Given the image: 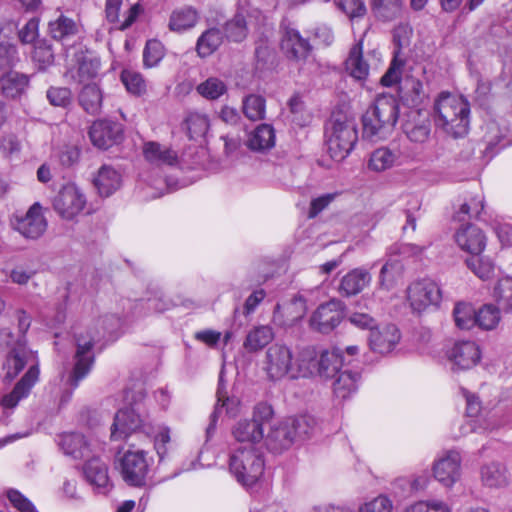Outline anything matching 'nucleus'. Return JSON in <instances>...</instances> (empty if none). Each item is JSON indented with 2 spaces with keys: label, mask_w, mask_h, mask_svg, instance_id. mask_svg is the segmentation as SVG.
I'll return each instance as SVG.
<instances>
[{
  "label": "nucleus",
  "mask_w": 512,
  "mask_h": 512,
  "mask_svg": "<svg viewBox=\"0 0 512 512\" xmlns=\"http://www.w3.org/2000/svg\"><path fill=\"white\" fill-rule=\"evenodd\" d=\"M29 366L26 373L15 384L13 390L4 395L1 405L4 409H13L18 403L29 396L32 388L39 380V362L35 352L26 347L25 342L19 340L17 346L10 350L3 363L4 379L12 381L25 366Z\"/></svg>",
  "instance_id": "obj_1"
},
{
  "label": "nucleus",
  "mask_w": 512,
  "mask_h": 512,
  "mask_svg": "<svg viewBox=\"0 0 512 512\" xmlns=\"http://www.w3.org/2000/svg\"><path fill=\"white\" fill-rule=\"evenodd\" d=\"M436 125L455 138L463 137L469 128L470 106L463 97L441 93L434 105Z\"/></svg>",
  "instance_id": "obj_2"
},
{
  "label": "nucleus",
  "mask_w": 512,
  "mask_h": 512,
  "mask_svg": "<svg viewBox=\"0 0 512 512\" xmlns=\"http://www.w3.org/2000/svg\"><path fill=\"white\" fill-rule=\"evenodd\" d=\"M398 119V104L392 95L376 98L362 117L363 137L371 141L386 138Z\"/></svg>",
  "instance_id": "obj_3"
},
{
  "label": "nucleus",
  "mask_w": 512,
  "mask_h": 512,
  "mask_svg": "<svg viewBox=\"0 0 512 512\" xmlns=\"http://www.w3.org/2000/svg\"><path fill=\"white\" fill-rule=\"evenodd\" d=\"M264 459L259 446H239L229 458V470L244 487L255 485L264 472Z\"/></svg>",
  "instance_id": "obj_4"
},
{
  "label": "nucleus",
  "mask_w": 512,
  "mask_h": 512,
  "mask_svg": "<svg viewBox=\"0 0 512 512\" xmlns=\"http://www.w3.org/2000/svg\"><path fill=\"white\" fill-rule=\"evenodd\" d=\"M357 140L355 123L344 115H333L325 128V144L329 156L337 162L344 160Z\"/></svg>",
  "instance_id": "obj_5"
},
{
  "label": "nucleus",
  "mask_w": 512,
  "mask_h": 512,
  "mask_svg": "<svg viewBox=\"0 0 512 512\" xmlns=\"http://www.w3.org/2000/svg\"><path fill=\"white\" fill-rule=\"evenodd\" d=\"M274 411L267 403H259L255 406L252 419L238 421L233 429L234 439L240 446H258L264 439V426L273 418Z\"/></svg>",
  "instance_id": "obj_6"
},
{
  "label": "nucleus",
  "mask_w": 512,
  "mask_h": 512,
  "mask_svg": "<svg viewBox=\"0 0 512 512\" xmlns=\"http://www.w3.org/2000/svg\"><path fill=\"white\" fill-rule=\"evenodd\" d=\"M76 346V362L73 370L66 379V385L69 386V389L64 392L61 402L69 401L73 391L78 387L80 381L89 374L94 363V356L92 354V348L94 346L93 337L89 336L88 339H85L82 336H77Z\"/></svg>",
  "instance_id": "obj_7"
},
{
  "label": "nucleus",
  "mask_w": 512,
  "mask_h": 512,
  "mask_svg": "<svg viewBox=\"0 0 512 512\" xmlns=\"http://www.w3.org/2000/svg\"><path fill=\"white\" fill-rule=\"evenodd\" d=\"M406 298L413 313H422L437 308L442 300L439 285L430 279L412 282L406 289Z\"/></svg>",
  "instance_id": "obj_8"
},
{
  "label": "nucleus",
  "mask_w": 512,
  "mask_h": 512,
  "mask_svg": "<svg viewBox=\"0 0 512 512\" xmlns=\"http://www.w3.org/2000/svg\"><path fill=\"white\" fill-rule=\"evenodd\" d=\"M294 369V353L291 347L274 343L266 353L264 359V370L272 380H280L286 376L292 379Z\"/></svg>",
  "instance_id": "obj_9"
},
{
  "label": "nucleus",
  "mask_w": 512,
  "mask_h": 512,
  "mask_svg": "<svg viewBox=\"0 0 512 512\" xmlns=\"http://www.w3.org/2000/svg\"><path fill=\"white\" fill-rule=\"evenodd\" d=\"M137 431H141L147 436L155 433L154 427L141 418L133 408L119 410L111 426V439L115 441L125 439Z\"/></svg>",
  "instance_id": "obj_10"
},
{
  "label": "nucleus",
  "mask_w": 512,
  "mask_h": 512,
  "mask_svg": "<svg viewBox=\"0 0 512 512\" xmlns=\"http://www.w3.org/2000/svg\"><path fill=\"white\" fill-rule=\"evenodd\" d=\"M12 228L26 239L36 240L47 229V221L42 213V206L34 203L25 215H15L11 219Z\"/></svg>",
  "instance_id": "obj_11"
},
{
  "label": "nucleus",
  "mask_w": 512,
  "mask_h": 512,
  "mask_svg": "<svg viewBox=\"0 0 512 512\" xmlns=\"http://www.w3.org/2000/svg\"><path fill=\"white\" fill-rule=\"evenodd\" d=\"M85 205V195L73 183L64 185L53 201L55 211L67 220L77 216L84 209Z\"/></svg>",
  "instance_id": "obj_12"
},
{
  "label": "nucleus",
  "mask_w": 512,
  "mask_h": 512,
  "mask_svg": "<svg viewBox=\"0 0 512 512\" xmlns=\"http://www.w3.org/2000/svg\"><path fill=\"white\" fill-rule=\"evenodd\" d=\"M343 319V304L339 300H330L321 304L310 318V327L322 334L333 331Z\"/></svg>",
  "instance_id": "obj_13"
},
{
  "label": "nucleus",
  "mask_w": 512,
  "mask_h": 512,
  "mask_svg": "<svg viewBox=\"0 0 512 512\" xmlns=\"http://www.w3.org/2000/svg\"><path fill=\"white\" fill-rule=\"evenodd\" d=\"M148 463L143 450H128L121 461V474L126 483L131 486L145 484L148 473Z\"/></svg>",
  "instance_id": "obj_14"
},
{
  "label": "nucleus",
  "mask_w": 512,
  "mask_h": 512,
  "mask_svg": "<svg viewBox=\"0 0 512 512\" xmlns=\"http://www.w3.org/2000/svg\"><path fill=\"white\" fill-rule=\"evenodd\" d=\"M88 134L95 147L106 150L122 140L123 129L117 122L98 120L91 125Z\"/></svg>",
  "instance_id": "obj_15"
},
{
  "label": "nucleus",
  "mask_w": 512,
  "mask_h": 512,
  "mask_svg": "<svg viewBox=\"0 0 512 512\" xmlns=\"http://www.w3.org/2000/svg\"><path fill=\"white\" fill-rule=\"evenodd\" d=\"M461 456L451 450L440 456L433 465V474L437 481L446 487H451L460 478Z\"/></svg>",
  "instance_id": "obj_16"
},
{
  "label": "nucleus",
  "mask_w": 512,
  "mask_h": 512,
  "mask_svg": "<svg viewBox=\"0 0 512 512\" xmlns=\"http://www.w3.org/2000/svg\"><path fill=\"white\" fill-rule=\"evenodd\" d=\"M408 159L409 154L400 145L381 147L371 153L368 167L372 171L382 172L395 165H402Z\"/></svg>",
  "instance_id": "obj_17"
},
{
  "label": "nucleus",
  "mask_w": 512,
  "mask_h": 512,
  "mask_svg": "<svg viewBox=\"0 0 512 512\" xmlns=\"http://www.w3.org/2000/svg\"><path fill=\"white\" fill-rule=\"evenodd\" d=\"M448 357L453 369L468 370L478 364L481 352L474 341H459L451 348Z\"/></svg>",
  "instance_id": "obj_18"
},
{
  "label": "nucleus",
  "mask_w": 512,
  "mask_h": 512,
  "mask_svg": "<svg viewBox=\"0 0 512 512\" xmlns=\"http://www.w3.org/2000/svg\"><path fill=\"white\" fill-rule=\"evenodd\" d=\"M458 247L471 256L480 255L486 247V236L483 231L473 224L460 227L455 235Z\"/></svg>",
  "instance_id": "obj_19"
},
{
  "label": "nucleus",
  "mask_w": 512,
  "mask_h": 512,
  "mask_svg": "<svg viewBox=\"0 0 512 512\" xmlns=\"http://www.w3.org/2000/svg\"><path fill=\"white\" fill-rule=\"evenodd\" d=\"M100 61L90 53L75 54V64L68 68L67 74L77 83H89L97 77Z\"/></svg>",
  "instance_id": "obj_20"
},
{
  "label": "nucleus",
  "mask_w": 512,
  "mask_h": 512,
  "mask_svg": "<svg viewBox=\"0 0 512 512\" xmlns=\"http://www.w3.org/2000/svg\"><path fill=\"white\" fill-rule=\"evenodd\" d=\"M59 445L63 452L75 459L89 457L100 449V444L87 439L80 433H65L60 436Z\"/></svg>",
  "instance_id": "obj_21"
},
{
  "label": "nucleus",
  "mask_w": 512,
  "mask_h": 512,
  "mask_svg": "<svg viewBox=\"0 0 512 512\" xmlns=\"http://www.w3.org/2000/svg\"><path fill=\"white\" fill-rule=\"evenodd\" d=\"M400 340V332L394 324L377 327L369 334V345L372 351L379 354L391 352Z\"/></svg>",
  "instance_id": "obj_22"
},
{
  "label": "nucleus",
  "mask_w": 512,
  "mask_h": 512,
  "mask_svg": "<svg viewBox=\"0 0 512 512\" xmlns=\"http://www.w3.org/2000/svg\"><path fill=\"white\" fill-rule=\"evenodd\" d=\"M48 32L52 39L66 44L82 32V24L78 19L60 14L48 24Z\"/></svg>",
  "instance_id": "obj_23"
},
{
  "label": "nucleus",
  "mask_w": 512,
  "mask_h": 512,
  "mask_svg": "<svg viewBox=\"0 0 512 512\" xmlns=\"http://www.w3.org/2000/svg\"><path fill=\"white\" fill-rule=\"evenodd\" d=\"M83 472L86 480L98 493L107 494L111 490L113 485L108 476V467L98 457L89 459L83 467Z\"/></svg>",
  "instance_id": "obj_24"
},
{
  "label": "nucleus",
  "mask_w": 512,
  "mask_h": 512,
  "mask_svg": "<svg viewBox=\"0 0 512 512\" xmlns=\"http://www.w3.org/2000/svg\"><path fill=\"white\" fill-rule=\"evenodd\" d=\"M306 310L305 300L301 296L294 297L286 305H276L273 312V322L281 327H290L304 317Z\"/></svg>",
  "instance_id": "obj_25"
},
{
  "label": "nucleus",
  "mask_w": 512,
  "mask_h": 512,
  "mask_svg": "<svg viewBox=\"0 0 512 512\" xmlns=\"http://www.w3.org/2000/svg\"><path fill=\"white\" fill-rule=\"evenodd\" d=\"M319 352L313 346H305L294 358L292 379L307 378L318 375Z\"/></svg>",
  "instance_id": "obj_26"
},
{
  "label": "nucleus",
  "mask_w": 512,
  "mask_h": 512,
  "mask_svg": "<svg viewBox=\"0 0 512 512\" xmlns=\"http://www.w3.org/2000/svg\"><path fill=\"white\" fill-rule=\"evenodd\" d=\"M371 55L368 54L366 57L362 52V44H355L345 62L347 72L356 80H365L369 75L371 63L369 62ZM373 61L377 62L379 59L375 57V53L372 56Z\"/></svg>",
  "instance_id": "obj_27"
},
{
  "label": "nucleus",
  "mask_w": 512,
  "mask_h": 512,
  "mask_svg": "<svg viewBox=\"0 0 512 512\" xmlns=\"http://www.w3.org/2000/svg\"><path fill=\"white\" fill-rule=\"evenodd\" d=\"M371 279L369 271L355 268L342 277L338 291L345 297L357 295L370 284Z\"/></svg>",
  "instance_id": "obj_28"
},
{
  "label": "nucleus",
  "mask_w": 512,
  "mask_h": 512,
  "mask_svg": "<svg viewBox=\"0 0 512 512\" xmlns=\"http://www.w3.org/2000/svg\"><path fill=\"white\" fill-rule=\"evenodd\" d=\"M143 155L147 162L157 167L174 166L178 163L177 153L158 142H146L143 145Z\"/></svg>",
  "instance_id": "obj_29"
},
{
  "label": "nucleus",
  "mask_w": 512,
  "mask_h": 512,
  "mask_svg": "<svg viewBox=\"0 0 512 512\" xmlns=\"http://www.w3.org/2000/svg\"><path fill=\"white\" fill-rule=\"evenodd\" d=\"M200 19L199 12L192 6L174 9L169 17L168 28L175 33H184L196 26Z\"/></svg>",
  "instance_id": "obj_30"
},
{
  "label": "nucleus",
  "mask_w": 512,
  "mask_h": 512,
  "mask_svg": "<svg viewBox=\"0 0 512 512\" xmlns=\"http://www.w3.org/2000/svg\"><path fill=\"white\" fill-rule=\"evenodd\" d=\"M343 351L339 348L322 350L319 353L318 376L324 379L334 378L344 365Z\"/></svg>",
  "instance_id": "obj_31"
},
{
  "label": "nucleus",
  "mask_w": 512,
  "mask_h": 512,
  "mask_svg": "<svg viewBox=\"0 0 512 512\" xmlns=\"http://www.w3.org/2000/svg\"><path fill=\"white\" fill-rule=\"evenodd\" d=\"M294 441V434L288 421L271 427L266 437V445L273 452L280 453L290 448Z\"/></svg>",
  "instance_id": "obj_32"
},
{
  "label": "nucleus",
  "mask_w": 512,
  "mask_h": 512,
  "mask_svg": "<svg viewBox=\"0 0 512 512\" xmlns=\"http://www.w3.org/2000/svg\"><path fill=\"white\" fill-rule=\"evenodd\" d=\"M29 85V77L17 71L0 74V88L6 98L16 99L25 93Z\"/></svg>",
  "instance_id": "obj_33"
},
{
  "label": "nucleus",
  "mask_w": 512,
  "mask_h": 512,
  "mask_svg": "<svg viewBox=\"0 0 512 512\" xmlns=\"http://www.w3.org/2000/svg\"><path fill=\"white\" fill-rule=\"evenodd\" d=\"M79 105L90 115H98L102 109L103 92L98 84L87 83L78 95Z\"/></svg>",
  "instance_id": "obj_34"
},
{
  "label": "nucleus",
  "mask_w": 512,
  "mask_h": 512,
  "mask_svg": "<svg viewBox=\"0 0 512 512\" xmlns=\"http://www.w3.org/2000/svg\"><path fill=\"white\" fill-rule=\"evenodd\" d=\"M93 182L99 194L108 197L120 187L121 176L113 167L103 165L98 170Z\"/></svg>",
  "instance_id": "obj_35"
},
{
  "label": "nucleus",
  "mask_w": 512,
  "mask_h": 512,
  "mask_svg": "<svg viewBox=\"0 0 512 512\" xmlns=\"http://www.w3.org/2000/svg\"><path fill=\"white\" fill-rule=\"evenodd\" d=\"M482 483L487 487H503L508 484V470L498 461L484 464L480 469Z\"/></svg>",
  "instance_id": "obj_36"
},
{
  "label": "nucleus",
  "mask_w": 512,
  "mask_h": 512,
  "mask_svg": "<svg viewBox=\"0 0 512 512\" xmlns=\"http://www.w3.org/2000/svg\"><path fill=\"white\" fill-rule=\"evenodd\" d=\"M221 386H222V380L220 379L219 388L217 391L218 401H217L214 412L210 416V424L208 425V427L206 429L207 438H210L215 431L217 417H218V414L220 413L221 409H225L226 413L231 417L236 416L239 412V404H240L239 400L234 397L233 398L227 397L223 393Z\"/></svg>",
  "instance_id": "obj_37"
},
{
  "label": "nucleus",
  "mask_w": 512,
  "mask_h": 512,
  "mask_svg": "<svg viewBox=\"0 0 512 512\" xmlns=\"http://www.w3.org/2000/svg\"><path fill=\"white\" fill-rule=\"evenodd\" d=\"M223 42V34L220 29L211 27L206 29L198 37L196 42V52L200 58H206L212 55Z\"/></svg>",
  "instance_id": "obj_38"
},
{
  "label": "nucleus",
  "mask_w": 512,
  "mask_h": 512,
  "mask_svg": "<svg viewBox=\"0 0 512 512\" xmlns=\"http://www.w3.org/2000/svg\"><path fill=\"white\" fill-rule=\"evenodd\" d=\"M273 338L274 333L270 326H255L247 333L243 342V347L247 352H257L267 346Z\"/></svg>",
  "instance_id": "obj_39"
},
{
  "label": "nucleus",
  "mask_w": 512,
  "mask_h": 512,
  "mask_svg": "<svg viewBox=\"0 0 512 512\" xmlns=\"http://www.w3.org/2000/svg\"><path fill=\"white\" fill-rule=\"evenodd\" d=\"M282 49L294 59H303L308 55L311 47L298 31L291 29L286 32L282 40Z\"/></svg>",
  "instance_id": "obj_40"
},
{
  "label": "nucleus",
  "mask_w": 512,
  "mask_h": 512,
  "mask_svg": "<svg viewBox=\"0 0 512 512\" xmlns=\"http://www.w3.org/2000/svg\"><path fill=\"white\" fill-rule=\"evenodd\" d=\"M336 376L333 383L334 394L337 398L345 400L356 392L360 374L350 370H340Z\"/></svg>",
  "instance_id": "obj_41"
},
{
  "label": "nucleus",
  "mask_w": 512,
  "mask_h": 512,
  "mask_svg": "<svg viewBox=\"0 0 512 512\" xmlns=\"http://www.w3.org/2000/svg\"><path fill=\"white\" fill-rule=\"evenodd\" d=\"M249 25H252V15H249L247 19L242 12L236 13L224 26L227 39L233 42L243 41L248 35Z\"/></svg>",
  "instance_id": "obj_42"
},
{
  "label": "nucleus",
  "mask_w": 512,
  "mask_h": 512,
  "mask_svg": "<svg viewBox=\"0 0 512 512\" xmlns=\"http://www.w3.org/2000/svg\"><path fill=\"white\" fill-rule=\"evenodd\" d=\"M275 144V133L271 125L261 124L250 135L247 145L251 150L264 151Z\"/></svg>",
  "instance_id": "obj_43"
},
{
  "label": "nucleus",
  "mask_w": 512,
  "mask_h": 512,
  "mask_svg": "<svg viewBox=\"0 0 512 512\" xmlns=\"http://www.w3.org/2000/svg\"><path fill=\"white\" fill-rule=\"evenodd\" d=\"M242 111L250 121H260L266 115V100L258 94H249L242 100Z\"/></svg>",
  "instance_id": "obj_44"
},
{
  "label": "nucleus",
  "mask_w": 512,
  "mask_h": 512,
  "mask_svg": "<svg viewBox=\"0 0 512 512\" xmlns=\"http://www.w3.org/2000/svg\"><path fill=\"white\" fill-rule=\"evenodd\" d=\"M404 133L415 143L425 142L431 132V124L428 118L421 119L419 121L408 120L403 126Z\"/></svg>",
  "instance_id": "obj_45"
},
{
  "label": "nucleus",
  "mask_w": 512,
  "mask_h": 512,
  "mask_svg": "<svg viewBox=\"0 0 512 512\" xmlns=\"http://www.w3.org/2000/svg\"><path fill=\"white\" fill-rule=\"evenodd\" d=\"M196 91L205 99L217 100L227 92V85L220 78L209 77L197 85Z\"/></svg>",
  "instance_id": "obj_46"
},
{
  "label": "nucleus",
  "mask_w": 512,
  "mask_h": 512,
  "mask_svg": "<svg viewBox=\"0 0 512 512\" xmlns=\"http://www.w3.org/2000/svg\"><path fill=\"white\" fill-rule=\"evenodd\" d=\"M186 126L191 139L203 138L209 130L210 121L207 115L191 112L186 118Z\"/></svg>",
  "instance_id": "obj_47"
},
{
  "label": "nucleus",
  "mask_w": 512,
  "mask_h": 512,
  "mask_svg": "<svg viewBox=\"0 0 512 512\" xmlns=\"http://www.w3.org/2000/svg\"><path fill=\"white\" fill-rule=\"evenodd\" d=\"M476 313L469 303L459 302L455 305L453 316L458 328L469 330L476 325Z\"/></svg>",
  "instance_id": "obj_48"
},
{
  "label": "nucleus",
  "mask_w": 512,
  "mask_h": 512,
  "mask_svg": "<svg viewBox=\"0 0 512 512\" xmlns=\"http://www.w3.org/2000/svg\"><path fill=\"white\" fill-rule=\"evenodd\" d=\"M372 10L376 17L390 21L397 18L401 12V0H372Z\"/></svg>",
  "instance_id": "obj_49"
},
{
  "label": "nucleus",
  "mask_w": 512,
  "mask_h": 512,
  "mask_svg": "<svg viewBox=\"0 0 512 512\" xmlns=\"http://www.w3.org/2000/svg\"><path fill=\"white\" fill-rule=\"evenodd\" d=\"M467 267L481 280H489L494 276L495 265L489 259L485 257L471 256L465 261Z\"/></svg>",
  "instance_id": "obj_50"
},
{
  "label": "nucleus",
  "mask_w": 512,
  "mask_h": 512,
  "mask_svg": "<svg viewBox=\"0 0 512 512\" xmlns=\"http://www.w3.org/2000/svg\"><path fill=\"white\" fill-rule=\"evenodd\" d=\"M287 421L292 428L295 442L309 438L316 428L315 419L309 415H302Z\"/></svg>",
  "instance_id": "obj_51"
},
{
  "label": "nucleus",
  "mask_w": 512,
  "mask_h": 512,
  "mask_svg": "<svg viewBox=\"0 0 512 512\" xmlns=\"http://www.w3.org/2000/svg\"><path fill=\"white\" fill-rule=\"evenodd\" d=\"M501 319L499 308L486 304L476 313V325L483 330H492L497 327Z\"/></svg>",
  "instance_id": "obj_52"
},
{
  "label": "nucleus",
  "mask_w": 512,
  "mask_h": 512,
  "mask_svg": "<svg viewBox=\"0 0 512 512\" xmlns=\"http://www.w3.org/2000/svg\"><path fill=\"white\" fill-rule=\"evenodd\" d=\"M493 421L491 428L511 426L512 427V394L509 399L501 400L490 416Z\"/></svg>",
  "instance_id": "obj_53"
},
{
  "label": "nucleus",
  "mask_w": 512,
  "mask_h": 512,
  "mask_svg": "<svg viewBox=\"0 0 512 512\" xmlns=\"http://www.w3.org/2000/svg\"><path fill=\"white\" fill-rule=\"evenodd\" d=\"M120 78L130 94L140 96L146 92V82L139 72L124 69L121 72Z\"/></svg>",
  "instance_id": "obj_54"
},
{
  "label": "nucleus",
  "mask_w": 512,
  "mask_h": 512,
  "mask_svg": "<svg viewBox=\"0 0 512 512\" xmlns=\"http://www.w3.org/2000/svg\"><path fill=\"white\" fill-rule=\"evenodd\" d=\"M19 61L18 51L15 45L8 42L0 43V74L13 72V67Z\"/></svg>",
  "instance_id": "obj_55"
},
{
  "label": "nucleus",
  "mask_w": 512,
  "mask_h": 512,
  "mask_svg": "<svg viewBox=\"0 0 512 512\" xmlns=\"http://www.w3.org/2000/svg\"><path fill=\"white\" fill-rule=\"evenodd\" d=\"M493 296L501 309L512 310V278L500 280L494 288Z\"/></svg>",
  "instance_id": "obj_56"
},
{
  "label": "nucleus",
  "mask_w": 512,
  "mask_h": 512,
  "mask_svg": "<svg viewBox=\"0 0 512 512\" xmlns=\"http://www.w3.org/2000/svg\"><path fill=\"white\" fill-rule=\"evenodd\" d=\"M400 272V265L397 262L385 263L379 274L378 285L382 290L389 291L396 285L397 276Z\"/></svg>",
  "instance_id": "obj_57"
},
{
  "label": "nucleus",
  "mask_w": 512,
  "mask_h": 512,
  "mask_svg": "<svg viewBox=\"0 0 512 512\" xmlns=\"http://www.w3.org/2000/svg\"><path fill=\"white\" fill-rule=\"evenodd\" d=\"M164 57V47L158 40H149L143 51V62L146 67L156 66Z\"/></svg>",
  "instance_id": "obj_58"
},
{
  "label": "nucleus",
  "mask_w": 512,
  "mask_h": 512,
  "mask_svg": "<svg viewBox=\"0 0 512 512\" xmlns=\"http://www.w3.org/2000/svg\"><path fill=\"white\" fill-rule=\"evenodd\" d=\"M46 97L51 105L62 108L70 105L72 100L71 91L66 87H50L46 92Z\"/></svg>",
  "instance_id": "obj_59"
},
{
  "label": "nucleus",
  "mask_w": 512,
  "mask_h": 512,
  "mask_svg": "<svg viewBox=\"0 0 512 512\" xmlns=\"http://www.w3.org/2000/svg\"><path fill=\"white\" fill-rule=\"evenodd\" d=\"M33 60L41 71L46 70L54 62V54L51 46L45 43H39L35 46Z\"/></svg>",
  "instance_id": "obj_60"
},
{
  "label": "nucleus",
  "mask_w": 512,
  "mask_h": 512,
  "mask_svg": "<svg viewBox=\"0 0 512 512\" xmlns=\"http://www.w3.org/2000/svg\"><path fill=\"white\" fill-rule=\"evenodd\" d=\"M406 512H451L450 507L442 500L418 501L409 507Z\"/></svg>",
  "instance_id": "obj_61"
},
{
  "label": "nucleus",
  "mask_w": 512,
  "mask_h": 512,
  "mask_svg": "<svg viewBox=\"0 0 512 512\" xmlns=\"http://www.w3.org/2000/svg\"><path fill=\"white\" fill-rule=\"evenodd\" d=\"M337 6L351 20L364 17L367 11L363 0H339Z\"/></svg>",
  "instance_id": "obj_62"
},
{
  "label": "nucleus",
  "mask_w": 512,
  "mask_h": 512,
  "mask_svg": "<svg viewBox=\"0 0 512 512\" xmlns=\"http://www.w3.org/2000/svg\"><path fill=\"white\" fill-rule=\"evenodd\" d=\"M7 498L11 505L19 512H37L34 504L18 490H8Z\"/></svg>",
  "instance_id": "obj_63"
},
{
  "label": "nucleus",
  "mask_w": 512,
  "mask_h": 512,
  "mask_svg": "<svg viewBox=\"0 0 512 512\" xmlns=\"http://www.w3.org/2000/svg\"><path fill=\"white\" fill-rule=\"evenodd\" d=\"M392 508V501L388 497L380 495L361 505L359 512H391Z\"/></svg>",
  "instance_id": "obj_64"
}]
</instances>
